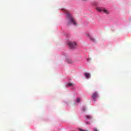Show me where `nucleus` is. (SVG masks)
Instances as JSON below:
<instances>
[{
	"mask_svg": "<svg viewBox=\"0 0 131 131\" xmlns=\"http://www.w3.org/2000/svg\"><path fill=\"white\" fill-rule=\"evenodd\" d=\"M77 103H79V102H80V98H77Z\"/></svg>",
	"mask_w": 131,
	"mask_h": 131,
	"instance_id": "9",
	"label": "nucleus"
},
{
	"mask_svg": "<svg viewBox=\"0 0 131 131\" xmlns=\"http://www.w3.org/2000/svg\"><path fill=\"white\" fill-rule=\"evenodd\" d=\"M93 131H99V129H98L97 128H94L93 129Z\"/></svg>",
	"mask_w": 131,
	"mask_h": 131,
	"instance_id": "12",
	"label": "nucleus"
},
{
	"mask_svg": "<svg viewBox=\"0 0 131 131\" xmlns=\"http://www.w3.org/2000/svg\"><path fill=\"white\" fill-rule=\"evenodd\" d=\"M85 119H89L90 120H91V119H93V117L89 115L85 116Z\"/></svg>",
	"mask_w": 131,
	"mask_h": 131,
	"instance_id": "5",
	"label": "nucleus"
},
{
	"mask_svg": "<svg viewBox=\"0 0 131 131\" xmlns=\"http://www.w3.org/2000/svg\"><path fill=\"white\" fill-rule=\"evenodd\" d=\"M90 39L91 40H92V41H93V42H95V41H96V39L92 37H90Z\"/></svg>",
	"mask_w": 131,
	"mask_h": 131,
	"instance_id": "7",
	"label": "nucleus"
},
{
	"mask_svg": "<svg viewBox=\"0 0 131 131\" xmlns=\"http://www.w3.org/2000/svg\"><path fill=\"white\" fill-rule=\"evenodd\" d=\"M86 124H91V122H86Z\"/></svg>",
	"mask_w": 131,
	"mask_h": 131,
	"instance_id": "13",
	"label": "nucleus"
},
{
	"mask_svg": "<svg viewBox=\"0 0 131 131\" xmlns=\"http://www.w3.org/2000/svg\"><path fill=\"white\" fill-rule=\"evenodd\" d=\"M72 85H73V83H69L67 84V86H72Z\"/></svg>",
	"mask_w": 131,
	"mask_h": 131,
	"instance_id": "8",
	"label": "nucleus"
},
{
	"mask_svg": "<svg viewBox=\"0 0 131 131\" xmlns=\"http://www.w3.org/2000/svg\"><path fill=\"white\" fill-rule=\"evenodd\" d=\"M68 62L69 63V64H71V63H72V61L70 60H68Z\"/></svg>",
	"mask_w": 131,
	"mask_h": 131,
	"instance_id": "11",
	"label": "nucleus"
},
{
	"mask_svg": "<svg viewBox=\"0 0 131 131\" xmlns=\"http://www.w3.org/2000/svg\"><path fill=\"white\" fill-rule=\"evenodd\" d=\"M84 75H85L86 78H87V79H89V78L91 77V74H90L88 73H85Z\"/></svg>",
	"mask_w": 131,
	"mask_h": 131,
	"instance_id": "6",
	"label": "nucleus"
},
{
	"mask_svg": "<svg viewBox=\"0 0 131 131\" xmlns=\"http://www.w3.org/2000/svg\"><path fill=\"white\" fill-rule=\"evenodd\" d=\"M79 131H89V130H83V129H81V128H79Z\"/></svg>",
	"mask_w": 131,
	"mask_h": 131,
	"instance_id": "10",
	"label": "nucleus"
},
{
	"mask_svg": "<svg viewBox=\"0 0 131 131\" xmlns=\"http://www.w3.org/2000/svg\"><path fill=\"white\" fill-rule=\"evenodd\" d=\"M68 45L70 48L72 49H75V47H76V42H68Z\"/></svg>",
	"mask_w": 131,
	"mask_h": 131,
	"instance_id": "3",
	"label": "nucleus"
},
{
	"mask_svg": "<svg viewBox=\"0 0 131 131\" xmlns=\"http://www.w3.org/2000/svg\"><path fill=\"white\" fill-rule=\"evenodd\" d=\"M85 110H86L85 107H83V111H85Z\"/></svg>",
	"mask_w": 131,
	"mask_h": 131,
	"instance_id": "14",
	"label": "nucleus"
},
{
	"mask_svg": "<svg viewBox=\"0 0 131 131\" xmlns=\"http://www.w3.org/2000/svg\"><path fill=\"white\" fill-rule=\"evenodd\" d=\"M96 10L98 11V12H103V13H105V14H109L110 13L107 10H106V9H103V8H101L100 7H97L96 8Z\"/></svg>",
	"mask_w": 131,
	"mask_h": 131,
	"instance_id": "2",
	"label": "nucleus"
},
{
	"mask_svg": "<svg viewBox=\"0 0 131 131\" xmlns=\"http://www.w3.org/2000/svg\"><path fill=\"white\" fill-rule=\"evenodd\" d=\"M97 97H98V93L95 92L92 95V98L94 99V100H95Z\"/></svg>",
	"mask_w": 131,
	"mask_h": 131,
	"instance_id": "4",
	"label": "nucleus"
},
{
	"mask_svg": "<svg viewBox=\"0 0 131 131\" xmlns=\"http://www.w3.org/2000/svg\"><path fill=\"white\" fill-rule=\"evenodd\" d=\"M82 1H83L84 2H86V1H88V0H82Z\"/></svg>",
	"mask_w": 131,
	"mask_h": 131,
	"instance_id": "15",
	"label": "nucleus"
},
{
	"mask_svg": "<svg viewBox=\"0 0 131 131\" xmlns=\"http://www.w3.org/2000/svg\"><path fill=\"white\" fill-rule=\"evenodd\" d=\"M67 18L69 20V25H70V24H73V25H76V23L75 22V20H74V19L72 17V15L70 14V13L67 14Z\"/></svg>",
	"mask_w": 131,
	"mask_h": 131,
	"instance_id": "1",
	"label": "nucleus"
}]
</instances>
